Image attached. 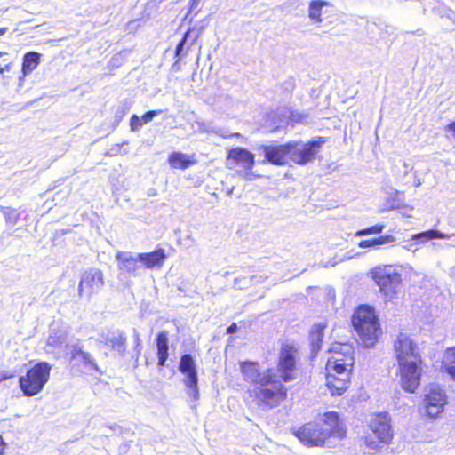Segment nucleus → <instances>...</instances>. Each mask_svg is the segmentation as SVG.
<instances>
[{
  "instance_id": "25",
  "label": "nucleus",
  "mask_w": 455,
  "mask_h": 455,
  "mask_svg": "<svg viewBox=\"0 0 455 455\" xmlns=\"http://www.w3.org/2000/svg\"><path fill=\"white\" fill-rule=\"evenodd\" d=\"M330 4L323 0H313L309 4L308 17L314 23L323 22L322 14L324 7H328Z\"/></svg>"
},
{
  "instance_id": "36",
  "label": "nucleus",
  "mask_w": 455,
  "mask_h": 455,
  "mask_svg": "<svg viewBox=\"0 0 455 455\" xmlns=\"http://www.w3.org/2000/svg\"><path fill=\"white\" fill-rule=\"evenodd\" d=\"M196 124L197 125V130L199 132H210L209 125L206 124L205 123L197 121V122H196Z\"/></svg>"
},
{
  "instance_id": "32",
  "label": "nucleus",
  "mask_w": 455,
  "mask_h": 455,
  "mask_svg": "<svg viewBox=\"0 0 455 455\" xmlns=\"http://www.w3.org/2000/svg\"><path fill=\"white\" fill-rule=\"evenodd\" d=\"M161 113L162 110H149L146 112L143 116H140V118L141 119L142 123L146 124L151 122L154 117L160 115Z\"/></svg>"
},
{
  "instance_id": "11",
  "label": "nucleus",
  "mask_w": 455,
  "mask_h": 455,
  "mask_svg": "<svg viewBox=\"0 0 455 455\" xmlns=\"http://www.w3.org/2000/svg\"><path fill=\"white\" fill-rule=\"evenodd\" d=\"M296 353V348L289 344L283 345L280 350L276 372L283 384L295 379Z\"/></svg>"
},
{
  "instance_id": "45",
  "label": "nucleus",
  "mask_w": 455,
  "mask_h": 455,
  "mask_svg": "<svg viewBox=\"0 0 455 455\" xmlns=\"http://www.w3.org/2000/svg\"><path fill=\"white\" fill-rule=\"evenodd\" d=\"M173 67L178 68V60L174 62Z\"/></svg>"
},
{
  "instance_id": "28",
  "label": "nucleus",
  "mask_w": 455,
  "mask_h": 455,
  "mask_svg": "<svg viewBox=\"0 0 455 455\" xmlns=\"http://www.w3.org/2000/svg\"><path fill=\"white\" fill-rule=\"evenodd\" d=\"M41 54L36 52H27L22 60V72L24 75L35 70L40 62Z\"/></svg>"
},
{
  "instance_id": "41",
  "label": "nucleus",
  "mask_w": 455,
  "mask_h": 455,
  "mask_svg": "<svg viewBox=\"0 0 455 455\" xmlns=\"http://www.w3.org/2000/svg\"><path fill=\"white\" fill-rule=\"evenodd\" d=\"M6 443H4L3 437L0 435V455H2L5 450Z\"/></svg>"
},
{
  "instance_id": "30",
  "label": "nucleus",
  "mask_w": 455,
  "mask_h": 455,
  "mask_svg": "<svg viewBox=\"0 0 455 455\" xmlns=\"http://www.w3.org/2000/svg\"><path fill=\"white\" fill-rule=\"evenodd\" d=\"M385 228V225L383 224H377L375 226H371L369 228H365L363 229H360L355 232V236H364L369 235L371 234H381Z\"/></svg>"
},
{
  "instance_id": "34",
  "label": "nucleus",
  "mask_w": 455,
  "mask_h": 455,
  "mask_svg": "<svg viewBox=\"0 0 455 455\" xmlns=\"http://www.w3.org/2000/svg\"><path fill=\"white\" fill-rule=\"evenodd\" d=\"M255 276L251 277V279L248 281L246 278H235L234 282V285L235 287H238L239 289L244 288L250 282L253 281Z\"/></svg>"
},
{
  "instance_id": "7",
  "label": "nucleus",
  "mask_w": 455,
  "mask_h": 455,
  "mask_svg": "<svg viewBox=\"0 0 455 455\" xmlns=\"http://www.w3.org/2000/svg\"><path fill=\"white\" fill-rule=\"evenodd\" d=\"M372 278L379 287L380 292L388 299L394 298L402 282L401 275L392 267H379L372 271Z\"/></svg>"
},
{
  "instance_id": "17",
  "label": "nucleus",
  "mask_w": 455,
  "mask_h": 455,
  "mask_svg": "<svg viewBox=\"0 0 455 455\" xmlns=\"http://www.w3.org/2000/svg\"><path fill=\"white\" fill-rule=\"evenodd\" d=\"M104 284L100 271L90 270L84 273L79 283V293L87 296L98 291Z\"/></svg>"
},
{
  "instance_id": "18",
  "label": "nucleus",
  "mask_w": 455,
  "mask_h": 455,
  "mask_svg": "<svg viewBox=\"0 0 455 455\" xmlns=\"http://www.w3.org/2000/svg\"><path fill=\"white\" fill-rule=\"evenodd\" d=\"M119 263V269L121 274H135L136 270L140 268L138 254L133 256L130 252H121L116 256Z\"/></svg>"
},
{
  "instance_id": "8",
  "label": "nucleus",
  "mask_w": 455,
  "mask_h": 455,
  "mask_svg": "<svg viewBox=\"0 0 455 455\" xmlns=\"http://www.w3.org/2000/svg\"><path fill=\"white\" fill-rule=\"evenodd\" d=\"M355 359L352 347L347 344L333 348V355L328 358L326 368L339 375H350Z\"/></svg>"
},
{
  "instance_id": "24",
  "label": "nucleus",
  "mask_w": 455,
  "mask_h": 455,
  "mask_svg": "<svg viewBox=\"0 0 455 455\" xmlns=\"http://www.w3.org/2000/svg\"><path fill=\"white\" fill-rule=\"evenodd\" d=\"M168 162L172 168L180 170H185L195 164V161L191 160L188 155L181 152L171 153Z\"/></svg>"
},
{
  "instance_id": "21",
  "label": "nucleus",
  "mask_w": 455,
  "mask_h": 455,
  "mask_svg": "<svg viewBox=\"0 0 455 455\" xmlns=\"http://www.w3.org/2000/svg\"><path fill=\"white\" fill-rule=\"evenodd\" d=\"M326 325L324 323H319L314 324L311 328L309 340L313 356H315L322 347L323 338L324 335L323 331Z\"/></svg>"
},
{
  "instance_id": "26",
  "label": "nucleus",
  "mask_w": 455,
  "mask_h": 455,
  "mask_svg": "<svg viewBox=\"0 0 455 455\" xmlns=\"http://www.w3.org/2000/svg\"><path fill=\"white\" fill-rule=\"evenodd\" d=\"M453 235L444 234L439 230L430 229L412 235V240L416 243H426L433 239H448Z\"/></svg>"
},
{
  "instance_id": "44",
  "label": "nucleus",
  "mask_w": 455,
  "mask_h": 455,
  "mask_svg": "<svg viewBox=\"0 0 455 455\" xmlns=\"http://www.w3.org/2000/svg\"><path fill=\"white\" fill-rule=\"evenodd\" d=\"M420 185H421L420 180L419 179H416L414 180V186L415 187H419Z\"/></svg>"
},
{
  "instance_id": "2",
  "label": "nucleus",
  "mask_w": 455,
  "mask_h": 455,
  "mask_svg": "<svg viewBox=\"0 0 455 455\" xmlns=\"http://www.w3.org/2000/svg\"><path fill=\"white\" fill-rule=\"evenodd\" d=\"M294 435L306 446L323 447L330 437L343 439L346 427L337 412L328 411L318 420L304 424Z\"/></svg>"
},
{
  "instance_id": "9",
  "label": "nucleus",
  "mask_w": 455,
  "mask_h": 455,
  "mask_svg": "<svg viewBox=\"0 0 455 455\" xmlns=\"http://www.w3.org/2000/svg\"><path fill=\"white\" fill-rule=\"evenodd\" d=\"M397 363L421 361L417 343L406 333L400 332L394 342Z\"/></svg>"
},
{
  "instance_id": "20",
  "label": "nucleus",
  "mask_w": 455,
  "mask_h": 455,
  "mask_svg": "<svg viewBox=\"0 0 455 455\" xmlns=\"http://www.w3.org/2000/svg\"><path fill=\"white\" fill-rule=\"evenodd\" d=\"M157 348V365L163 367L169 356V339L165 331H160L156 339Z\"/></svg>"
},
{
  "instance_id": "29",
  "label": "nucleus",
  "mask_w": 455,
  "mask_h": 455,
  "mask_svg": "<svg viewBox=\"0 0 455 455\" xmlns=\"http://www.w3.org/2000/svg\"><path fill=\"white\" fill-rule=\"evenodd\" d=\"M443 368L455 380V348L446 350L443 360Z\"/></svg>"
},
{
  "instance_id": "10",
  "label": "nucleus",
  "mask_w": 455,
  "mask_h": 455,
  "mask_svg": "<svg viewBox=\"0 0 455 455\" xmlns=\"http://www.w3.org/2000/svg\"><path fill=\"white\" fill-rule=\"evenodd\" d=\"M421 361L398 363L401 386L408 393H415L420 384Z\"/></svg>"
},
{
  "instance_id": "3",
  "label": "nucleus",
  "mask_w": 455,
  "mask_h": 455,
  "mask_svg": "<svg viewBox=\"0 0 455 455\" xmlns=\"http://www.w3.org/2000/svg\"><path fill=\"white\" fill-rule=\"evenodd\" d=\"M353 326L363 346L366 348L374 347L381 335L380 324L373 307L362 305L352 316Z\"/></svg>"
},
{
  "instance_id": "16",
  "label": "nucleus",
  "mask_w": 455,
  "mask_h": 455,
  "mask_svg": "<svg viewBox=\"0 0 455 455\" xmlns=\"http://www.w3.org/2000/svg\"><path fill=\"white\" fill-rule=\"evenodd\" d=\"M289 143L283 145H261L259 151L265 156L263 163H270L275 165H283L290 159Z\"/></svg>"
},
{
  "instance_id": "6",
  "label": "nucleus",
  "mask_w": 455,
  "mask_h": 455,
  "mask_svg": "<svg viewBox=\"0 0 455 455\" xmlns=\"http://www.w3.org/2000/svg\"><path fill=\"white\" fill-rule=\"evenodd\" d=\"M325 141V138L318 137L307 143L301 141L289 142L290 159L298 164L305 165L315 160L316 154Z\"/></svg>"
},
{
  "instance_id": "23",
  "label": "nucleus",
  "mask_w": 455,
  "mask_h": 455,
  "mask_svg": "<svg viewBox=\"0 0 455 455\" xmlns=\"http://www.w3.org/2000/svg\"><path fill=\"white\" fill-rule=\"evenodd\" d=\"M350 375H340V377H335L331 374L327 376V386L332 395H340L348 386Z\"/></svg>"
},
{
  "instance_id": "13",
  "label": "nucleus",
  "mask_w": 455,
  "mask_h": 455,
  "mask_svg": "<svg viewBox=\"0 0 455 455\" xmlns=\"http://www.w3.org/2000/svg\"><path fill=\"white\" fill-rule=\"evenodd\" d=\"M125 337H124L122 333L118 335V338L116 337V350H117L119 355L124 358V366L127 368L130 366L136 368L138 366L139 357L141 351V340L140 339V334L135 329L133 330L134 347L131 351L125 350Z\"/></svg>"
},
{
  "instance_id": "46",
  "label": "nucleus",
  "mask_w": 455,
  "mask_h": 455,
  "mask_svg": "<svg viewBox=\"0 0 455 455\" xmlns=\"http://www.w3.org/2000/svg\"><path fill=\"white\" fill-rule=\"evenodd\" d=\"M173 67L178 68V60L174 62Z\"/></svg>"
},
{
  "instance_id": "40",
  "label": "nucleus",
  "mask_w": 455,
  "mask_h": 455,
  "mask_svg": "<svg viewBox=\"0 0 455 455\" xmlns=\"http://www.w3.org/2000/svg\"><path fill=\"white\" fill-rule=\"evenodd\" d=\"M201 0H190V12L197 9Z\"/></svg>"
},
{
  "instance_id": "38",
  "label": "nucleus",
  "mask_w": 455,
  "mask_h": 455,
  "mask_svg": "<svg viewBox=\"0 0 455 455\" xmlns=\"http://www.w3.org/2000/svg\"><path fill=\"white\" fill-rule=\"evenodd\" d=\"M130 449V444L129 443H122L120 445H119V454L120 455H123V454H125Z\"/></svg>"
},
{
  "instance_id": "14",
  "label": "nucleus",
  "mask_w": 455,
  "mask_h": 455,
  "mask_svg": "<svg viewBox=\"0 0 455 455\" xmlns=\"http://www.w3.org/2000/svg\"><path fill=\"white\" fill-rule=\"evenodd\" d=\"M254 155L243 148H234L228 151L227 167L229 169L241 168V171H251L254 166Z\"/></svg>"
},
{
  "instance_id": "47",
  "label": "nucleus",
  "mask_w": 455,
  "mask_h": 455,
  "mask_svg": "<svg viewBox=\"0 0 455 455\" xmlns=\"http://www.w3.org/2000/svg\"><path fill=\"white\" fill-rule=\"evenodd\" d=\"M4 52H0V57L4 56Z\"/></svg>"
},
{
  "instance_id": "39",
  "label": "nucleus",
  "mask_w": 455,
  "mask_h": 455,
  "mask_svg": "<svg viewBox=\"0 0 455 455\" xmlns=\"http://www.w3.org/2000/svg\"><path fill=\"white\" fill-rule=\"evenodd\" d=\"M238 328L236 323H232L227 328V333L228 334H234L237 331Z\"/></svg>"
},
{
  "instance_id": "31",
  "label": "nucleus",
  "mask_w": 455,
  "mask_h": 455,
  "mask_svg": "<svg viewBox=\"0 0 455 455\" xmlns=\"http://www.w3.org/2000/svg\"><path fill=\"white\" fill-rule=\"evenodd\" d=\"M144 124L142 123L141 119L137 115H132L130 118V127L131 131L137 132L139 131Z\"/></svg>"
},
{
  "instance_id": "35",
  "label": "nucleus",
  "mask_w": 455,
  "mask_h": 455,
  "mask_svg": "<svg viewBox=\"0 0 455 455\" xmlns=\"http://www.w3.org/2000/svg\"><path fill=\"white\" fill-rule=\"evenodd\" d=\"M15 376L13 372L8 371H0V383L12 379Z\"/></svg>"
},
{
  "instance_id": "37",
  "label": "nucleus",
  "mask_w": 455,
  "mask_h": 455,
  "mask_svg": "<svg viewBox=\"0 0 455 455\" xmlns=\"http://www.w3.org/2000/svg\"><path fill=\"white\" fill-rule=\"evenodd\" d=\"M445 132H451V138L455 140V120L444 127Z\"/></svg>"
},
{
  "instance_id": "33",
  "label": "nucleus",
  "mask_w": 455,
  "mask_h": 455,
  "mask_svg": "<svg viewBox=\"0 0 455 455\" xmlns=\"http://www.w3.org/2000/svg\"><path fill=\"white\" fill-rule=\"evenodd\" d=\"M353 257H354V255H353L351 252H347V253H346V255H345L342 259H339V260H337V259H336V258L331 259V260H330V261L325 265V267H329V266H331V267H334V266H336L339 262H342V261H344V260H346V259H351Z\"/></svg>"
},
{
  "instance_id": "15",
  "label": "nucleus",
  "mask_w": 455,
  "mask_h": 455,
  "mask_svg": "<svg viewBox=\"0 0 455 455\" xmlns=\"http://www.w3.org/2000/svg\"><path fill=\"white\" fill-rule=\"evenodd\" d=\"M424 403L427 414L430 418H435L443 411L447 403V396L444 390L439 387H431L425 395Z\"/></svg>"
},
{
  "instance_id": "42",
  "label": "nucleus",
  "mask_w": 455,
  "mask_h": 455,
  "mask_svg": "<svg viewBox=\"0 0 455 455\" xmlns=\"http://www.w3.org/2000/svg\"><path fill=\"white\" fill-rule=\"evenodd\" d=\"M10 67H11L10 64L5 65L4 67H1L0 68V74H3L5 70H9Z\"/></svg>"
},
{
  "instance_id": "4",
  "label": "nucleus",
  "mask_w": 455,
  "mask_h": 455,
  "mask_svg": "<svg viewBox=\"0 0 455 455\" xmlns=\"http://www.w3.org/2000/svg\"><path fill=\"white\" fill-rule=\"evenodd\" d=\"M51 369L47 362H39L21 375L19 387L23 395L30 397L39 394L50 379Z\"/></svg>"
},
{
  "instance_id": "1",
  "label": "nucleus",
  "mask_w": 455,
  "mask_h": 455,
  "mask_svg": "<svg viewBox=\"0 0 455 455\" xmlns=\"http://www.w3.org/2000/svg\"><path fill=\"white\" fill-rule=\"evenodd\" d=\"M243 379L255 385L254 393L261 408L273 409L280 405L287 397V388L281 383L275 369L260 371L256 362L240 363Z\"/></svg>"
},
{
  "instance_id": "12",
  "label": "nucleus",
  "mask_w": 455,
  "mask_h": 455,
  "mask_svg": "<svg viewBox=\"0 0 455 455\" xmlns=\"http://www.w3.org/2000/svg\"><path fill=\"white\" fill-rule=\"evenodd\" d=\"M180 371L185 375L184 384L187 387V394L193 400L199 398L198 377L196 363L191 355L185 354L180 357Z\"/></svg>"
},
{
  "instance_id": "19",
  "label": "nucleus",
  "mask_w": 455,
  "mask_h": 455,
  "mask_svg": "<svg viewBox=\"0 0 455 455\" xmlns=\"http://www.w3.org/2000/svg\"><path fill=\"white\" fill-rule=\"evenodd\" d=\"M204 30V26H202L196 34H195L193 36H191V33L194 31V29L189 28L187 30V32L183 35V37L181 40L178 43L176 49H175V57H178L179 59L184 57L187 55V51L196 43L199 36Z\"/></svg>"
},
{
  "instance_id": "5",
  "label": "nucleus",
  "mask_w": 455,
  "mask_h": 455,
  "mask_svg": "<svg viewBox=\"0 0 455 455\" xmlns=\"http://www.w3.org/2000/svg\"><path fill=\"white\" fill-rule=\"evenodd\" d=\"M370 427L379 441H375L371 436H366L364 443L369 449L378 450L379 443L387 444L392 441L393 428L388 412L385 411L374 415L371 420Z\"/></svg>"
},
{
  "instance_id": "43",
  "label": "nucleus",
  "mask_w": 455,
  "mask_h": 455,
  "mask_svg": "<svg viewBox=\"0 0 455 455\" xmlns=\"http://www.w3.org/2000/svg\"><path fill=\"white\" fill-rule=\"evenodd\" d=\"M8 28H0V36H2L3 35H4L6 32H7Z\"/></svg>"
},
{
  "instance_id": "22",
  "label": "nucleus",
  "mask_w": 455,
  "mask_h": 455,
  "mask_svg": "<svg viewBox=\"0 0 455 455\" xmlns=\"http://www.w3.org/2000/svg\"><path fill=\"white\" fill-rule=\"evenodd\" d=\"M138 258L148 268H152L163 264L165 253L163 249H158L149 253H139Z\"/></svg>"
},
{
  "instance_id": "27",
  "label": "nucleus",
  "mask_w": 455,
  "mask_h": 455,
  "mask_svg": "<svg viewBox=\"0 0 455 455\" xmlns=\"http://www.w3.org/2000/svg\"><path fill=\"white\" fill-rule=\"evenodd\" d=\"M396 241V238L391 235H385L376 238L363 240L358 243L360 248H373L377 249L381 245H385L387 243H392Z\"/></svg>"
}]
</instances>
